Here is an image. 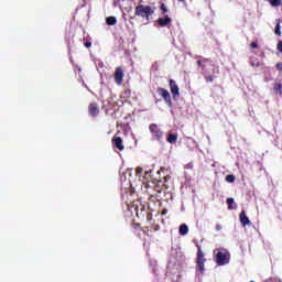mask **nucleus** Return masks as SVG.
Listing matches in <instances>:
<instances>
[{
	"instance_id": "1",
	"label": "nucleus",
	"mask_w": 282,
	"mask_h": 282,
	"mask_svg": "<svg viewBox=\"0 0 282 282\" xmlns=\"http://www.w3.org/2000/svg\"><path fill=\"white\" fill-rule=\"evenodd\" d=\"M135 17L140 19H145V21H150L151 17L155 14V10L151 6L139 4L134 9Z\"/></svg>"
},
{
	"instance_id": "2",
	"label": "nucleus",
	"mask_w": 282,
	"mask_h": 282,
	"mask_svg": "<svg viewBox=\"0 0 282 282\" xmlns=\"http://www.w3.org/2000/svg\"><path fill=\"white\" fill-rule=\"evenodd\" d=\"M216 263L217 265H228L230 263V252L226 249H220L216 253Z\"/></svg>"
},
{
	"instance_id": "3",
	"label": "nucleus",
	"mask_w": 282,
	"mask_h": 282,
	"mask_svg": "<svg viewBox=\"0 0 282 282\" xmlns=\"http://www.w3.org/2000/svg\"><path fill=\"white\" fill-rule=\"evenodd\" d=\"M149 131L153 140H156V142H162V139L164 138V131H162L158 123H151L149 126Z\"/></svg>"
},
{
	"instance_id": "4",
	"label": "nucleus",
	"mask_w": 282,
	"mask_h": 282,
	"mask_svg": "<svg viewBox=\"0 0 282 282\" xmlns=\"http://www.w3.org/2000/svg\"><path fill=\"white\" fill-rule=\"evenodd\" d=\"M208 63V58H203L197 61L198 67H202V75L204 76L206 83H213L215 80V76L210 75V72H208V68H206V64Z\"/></svg>"
},
{
	"instance_id": "5",
	"label": "nucleus",
	"mask_w": 282,
	"mask_h": 282,
	"mask_svg": "<svg viewBox=\"0 0 282 282\" xmlns=\"http://www.w3.org/2000/svg\"><path fill=\"white\" fill-rule=\"evenodd\" d=\"M156 93L159 94V96H161V98H163V100H164L165 105H167V107H173V100L171 99V93H169L165 88H162V87H158Z\"/></svg>"
},
{
	"instance_id": "6",
	"label": "nucleus",
	"mask_w": 282,
	"mask_h": 282,
	"mask_svg": "<svg viewBox=\"0 0 282 282\" xmlns=\"http://www.w3.org/2000/svg\"><path fill=\"white\" fill-rule=\"evenodd\" d=\"M113 78H115L116 85H119V86L122 85V83L124 82V69L118 66L115 69Z\"/></svg>"
},
{
	"instance_id": "7",
	"label": "nucleus",
	"mask_w": 282,
	"mask_h": 282,
	"mask_svg": "<svg viewBox=\"0 0 282 282\" xmlns=\"http://www.w3.org/2000/svg\"><path fill=\"white\" fill-rule=\"evenodd\" d=\"M169 86H170V90H171L173 98L174 99L180 98V86H177V83L175 82V79H170Z\"/></svg>"
},
{
	"instance_id": "8",
	"label": "nucleus",
	"mask_w": 282,
	"mask_h": 282,
	"mask_svg": "<svg viewBox=\"0 0 282 282\" xmlns=\"http://www.w3.org/2000/svg\"><path fill=\"white\" fill-rule=\"evenodd\" d=\"M88 113L91 116V118H96L98 113H100V107L96 102H91L88 106Z\"/></svg>"
},
{
	"instance_id": "9",
	"label": "nucleus",
	"mask_w": 282,
	"mask_h": 282,
	"mask_svg": "<svg viewBox=\"0 0 282 282\" xmlns=\"http://www.w3.org/2000/svg\"><path fill=\"white\" fill-rule=\"evenodd\" d=\"M112 145L115 149H118V151H124V144L122 143V138L115 135L112 138Z\"/></svg>"
},
{
	"instance_id": "10",
	"label": "nucleus",
	"mask_w": 282,
	"mask_h": 282,
	"mask_svg": "<svg viewBox=\"0 0 282 282\" xmlns=\"http://www.w3.org/2000/svg\"><path fill=\"white\" fill-rule=\"evenodd\" d=\"M239 219H240V224L241 226L246 227V226H250L252 223L250 221V218H248V216L246 215V210H242L239 214Z\"/></svg>"
},
{
	"instance_id": "11",
	"label": "nucleus",
	"mask_w": 282,
	"mask_h": 282,
	"mask_svg": "<svg viewBox=\"0 0 282 282\" xmlns=\"http://www.w3.org/2000/svg\"><path fill=\"white\" fill-rule=\"evenodd\" d=\"M171 18L169 15H165L164 18H159L158 23L161 28H166L167 25H171Z\"/></svg>"
},
{
	"instance_id": "12",
	"label": "nucleus",
	"mask_w": 282,
	"mask_h": 282,
	"mask_svg": "<svg viewBox=\"0 0 282 282\" xmlns=\"http://www.w3.org/2000/svg\"><path fill=\"white\" fill-rule=\"evenodd\" d=\"M206 263V260H196V272L198 274H204L205 272V264Z\"/></svg>"
},
{
	"instance_id": "13",
	"label": "nucleus",
	"mask_w": 282,
	"mask_h": 282,
	"mask_svg": "<svg viewBox=\"0 0 282 282\" xmlns=\"http://www.w3.org/2000/svg\"><path fill=\"white\" fill-rule=\"evenodd\" d=\"M166 142H169V144H177V133L169 132Z\"/></svg>"
},
{
	"instance_id": "14",
	"label": "nucleus",
	"mask_w": 282,
	"mask_h": 282,
	"mask_svg": "<svg viewBox=\"0 0 282 282\" xmlns=\"http://www.w3.org/2000/svg\"><path fill=\"white\" fill-rule=\"evenodd\" d=\"M178 235H181L182 237H185V235H188V225L186 224L181 225L178 228Z\"/></svg>"
},
{
	"instance_id": "15",
	"label": "nucleus",
	"mask_w": 282,
	"mask_h": 282,
	"mask_svg": "<svg viewBox=\"0 0 282 282\" xmlns=\"http://www.w3.org/2000/svg\"><path fill=\"white\" fill-rule=\"evenodd\" d=\"M274 94H279V96H282V84L275 83L273 86Z\"/></svg>"
},
{
	"instance_id": "16",
	"label": "nucleus",
	"mask_w": 282,
	"mask_h": 282,
	"mask_svg": "<svg viewBox=\"0 0 282 282\" xmlns=\"http://www.w3.org/2000/svg\"><path fill=\"white\" fill-rule=\"evenodd\" d=\"M198 252H197V258L196 261H206V258H204V251H202V247L197 246Z\"/></svg>"
},
{
	"instance_id": "17",
	"label": "nucleus",
	"mask_w": 282,
	"mask_h": 282,
	"mask_svg": "<svg viewBox=\"0 0 282 282\" xmlns=\"http://www.w3.org/2000/svg\"><path fill=\"white\" fill-rule=\"evenodd\" d=\"M106 23L107 25H116L118 23V20L116 19V17H108L106 19Z\"/></svg>"
},
{
	"instance_id": "18",
	"label": "nucleus",
	"mask_w": 282,
	"mask_h": 282,
	"mask_svg": "<svg viewBox=\"0 0 282 282\" xmlns=\"http://www.w3.org/2000/svg\"><path fill=\"white\" fill-rule=\"evenodd\" d=\"M269 3L272 8H279L282 6V0H269Z\"/></svg>"
},
{
	"instance_id": "19",
	"label": "nucleus",
	"mask_w": 282,
	"mask_h": 282,
	"mask_svg": "<svg viewBox=\"0 0 282 282\" xmlns=\"http://www.w3.org/2000/svg\"><path fill=\"white\" fill-rule=\"evenodd\" d=\"M278 23L275 25L274 32L276 34V36H281V21L276 20Z\"/></svg>"
},
{
	"instance_id": "20",
	"label": "nucleus",
	"mask_w": 282,
	"mask_h": 282,
	"mask_svg": "<svg viewBox=\"0 0 282 282\" xmlns=\"http://www.w3.org/2000/svg\"><path fill=\"white\" fill-rule=\"evenodd\" d=\"M234 204H235V198H227L228 210H232L235 208L232 206Z\"/></svg>"
},
{
	"instance_id": "21",
	"label": "nucleus",
	"mask_w": 282,
	"mask_h": 282,
	"mask_svg": "<svg viewBox=\"0 0 282 282\" xmlns=\"http://www.w3.org/2000/svg\"><path fill=\"white\" fill-rule=\"evenodd\" d=\"M235 180H236L235 174H228L226 176V182H228L229 184H232L235 182Z\"/></svg>"
},
{
	"instance_id": "22",
	"label": "nucleus",
	"mask_w": 282,
	"mask_h": 282,
	"mask_svg": "<svg viewBox=\"0 0 282 282\" xmlns=\"http://www.w3.org/2000/svg\"><path fill=\"white\" fill-rule=\"evenodd\" d=\"M154 186V193H152V195H158V193H162V187H160V185L152 183Z\"/></svg>"
},
{
	"instance_id": "23",
	"label": "nucleus",
	"mask_w": 282,
	"mask_h": 282,
	"mask_svg": "<svg viewBox=\"0 0 282 282\" xmlns=\"http://www.w3.org/2000/svg\"><path fill=\"white\" fill-rule=\"evenodd\" d=\"M160 10H161L162 14H166V12H169V8H166V4H164V3H161Z\"/></svg>"
},
{
	"instance_id": "24",
	"label": "nucleus",
	"mask_w": 282,
	"mask_h": 282,
	"mask_svg": "<svg viewBox=\"0 0 282 282\" xmlns=\"http://www.w3.org/2000/svg\"><path fill=\"white\" fill-rule=\"evenodd\" d=\"M163 180H164L163 186H164L165 188H169V184H166V183L169 182V180H171V176H170V175H165V176H163Z\"/></svg>"
},
{
	"instance_id": "25",
	"label": "nucleus",
	"mask_w": 282,
	"mask_h": 282,
	"mask_svg": "<svg viewBox=\"0 0 282 282\" xmlns=\"http://www.w3.org/2000/svg\"><path fill=\"white\" fill-rule=\"evenodd\" d=\"M250 47H251L252 50H257V47H259V44H257V42H251V43H250Z\"/></svg>"
},
{
	"instance_id": "26",
	"label": "nucleus",
	"mask_w": 282,
	"mask_h": 282,
	"mask_svg": "<svg viewBox=\"0 0 282 282\" xmlns=\"http://www.w3.org/2000/svg\"><path fill=\"white\" fill-rule=\"evenodd\" d=\"M275 67L279 72H282V62L276 63Z\"/></svg>"
},
{
	"instance_id": "27",
	"label": "nucleus",
	"mask_w": 282,
	"mask_h": 282,
	"mask_svg": "<svg viewBox=\"0 0 282 282\" xmlns=\"http://www.w3.org/2000/svg\"><path fill=\"white\" fill-rule=\"evenodd\" d=\"M144 170L142 167H137L135 169V173L137 175H141V173L143 172Z\"/></svg>"
},
{
	"instance_id": "28",
	"label": "nucleus",
	"mask_w": 282,
	"mask_h": 282,
	"mask_svg": "<svg viewBox=\"0 0 282 282\" xmlns=\"http://www.w3.org/2000/svg\"><path fill=\"white\" fill-rule=\"evenodd\" d=\"M278 50L282 53V41L278 43Z\"/></svg>"
},
{
	"instance_id": "29",
	"label": "nucleus",
	"mask_w": 282,
	"mask_h": 282,
	"mask_svg": "<svg viewBox=\"0 0 282 282\" xmlns=\"http://www.w3.org/2000/svg\"><path fill=\"white\" fill-rule=\"evenodd\" d=\"M85 47H87V48L91 47V42H90V41H87V42L85 43Z\"/></svg>"
},
{
	"instance_id": "30",
	"label": "nucleus",
	"mask_w": 282,
	"mask_h": 282,
	"mask_svg": "<svg viewBox=\"0 0 282 282\" xmlns=\"http://www.w3.org/2000/svg\"><path fill=\"white\" fill-rule=\"evenodd\" d=\"M144 235H149V227L142 229Z\"/></svg>"
},
{
	"instance_id": "31",
	"label": "nucleus",
	"mask_w": 282,
	"mask_h": 282,
	"mask_svg": "<svg viewBox=\"0 0 282 282\" xmlns=\"http://www.w3.org/2000/svg\"><path fill=\"white\" fill-rule=\"evenodd\" d=\"M221 228H223V227H221L220 224H217V225H216V230H217L218 232H219V230H221Z\"/></svg>"
},
{
	"instance_id": "32",
	"label": "nucleus",
	"mask_w": 282,
	"mask_h": 282,
	"mask_svg": "<svg viewBox=\"0 0 282 282\" xmlns=\"http://www.w3.org/2000/svg\"><path fill=\"white\" fill-rule=\"evenodd\" d=\"M158 173H159V175H160V173H164V167H161Z\"/></svg>"
},
{
	"instance_id": "33",
	"label": "nucleus",
	"mask_w": 282,
	"mask_h": 282,
	"mask_svg": "<svg viewBox=\"0 0 282 282\" xmlns=\"http://www.w3.org/2000/svg\"><path fill=\"white\" fill-rule=\"evenodd\" d=\"M130 213H133V205L129 207Z\"/></svg>"
},
{
	"instance_id": "34",
	"label": "nucleus",
	"mask_w": 282,
	"mask_h": 282,
	"mask_svg": "<svg viewBox=\"0 0 282 282\" xmlns=\"http://www.w3.org/2000/svg\"><path fill=\"white\" fill-rule=\"evenodd\" d=\"M216 74H219V67L216 68Z\"/></svg>"
},
{
	"instance_id": "35",
	"label": "nucleus",
	"mask_w": 282,
	"mask_h": 282,
	"mask_svg": "<svg viewBox=\"0 0 282 282\" xmlns=\"http://www.w3.org/2000/svg\"><path fill=\"white\" fill-rule=\"evenodd\" d=\"M162 215H166V210H163V212H162Z\"/></svg>"
},
{
	"instance_id": "36",
	"label": "nucleus",
	"mask_w": 282,
	"mask_h": 282,
	"mask_svg": "<svg viewBox=\"0 0 282 282\" xmlns=\"http://www.w3.org/2000/svg\"><path fill=\"white\" fill-rule=\"evenodd\" d=\"M147 188H151V185H150V184H148V185H147Z\"/></svg>"
},
{
	"instance_id": "37",
	"label": "nucleus",
	"mask_w": 282,
	"mask_h": 282,
	"mask_svg": "<svg viewBox=\"0 0 282 282\" xmlns=\"http://www.w3.org/2000/svg\"><path fill=\"white\" fill-rule=\"evenodd\" d=\"M155 230H160V226H156Z\"/></svg>"
},
{
	"instance_id": "38",
	"label": "nucleus",
	"mask_w": 282,
	"mask_h": 282,
	"mask_svg": "<svg viewBox=\"0 0 282 282\" xmlns=\"http://www.w3.org/2000/svg\"><path fill=\"white\" fill-rule=\"evenodd\" d=\"M177 1H180V2H182V3H183V1H186V0H177Z\"/></svg>"
},
{
	"instance_id": "39",
	"label": "nucleus",
	"mask_w": 282,
	"mask_h": 282,
	"mask_svg": "<svg viewBox=\"0 0 282 282\" xmlns=\"http://www.w3.org/2000/svg\"><path fill=\"white\" fill-rule=\"evenodd\" d=\"M215 69H216V68H213V74H215Z\"/></svg>"
}]
</instances>
